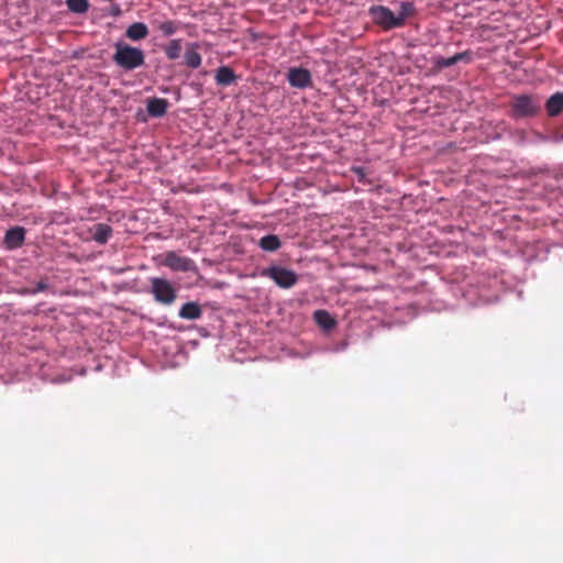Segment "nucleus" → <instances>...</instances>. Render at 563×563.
Instances as JSON below:
<instances>
[{
    "instance_id": "5701e85b",
    "label": "nucleus",
    "mask_w": 563,
    "mask_h": 563,
    "mask_svg": "<svg viewBox=\"0 0 563 563\" xmlns=\"http://www.w3.org/2000/svg\"><path fill=\"white\" fill-rule=\"evenodd\" d=\"M47 289V284L44 282H37L35 285V288L33 290V294L42 292Z\"/></svg>"
},
{
    "instance_id": "4be33fe9",
    "label": "nucleus",
    "mask_w": 563,
    "mask_h": 563,
    "mask_svg": "<svg viewBox=\"0 0 563 563\" xmlns=\"http://www.w3.org/2000/svg\"><path fill=\"white\" fill-rule=\"evenodd\" d=\"M66 3L74 13H85L88 10L87 0H66Z\"/></svg>"
},
{
    "instance_id": "423d86ee",
    "label": "nucleus",
    "mask_w": 563,
    "mask_h": 563,
    "mask_svg": "<svg viewBox=\"0 0 563 563\" xmlns=\"http://www.w3.org/2000/svg\"><path fill=\"white\" fill-rule=\"evenodd\" d=\"M163 265L170 268L173 272H191L195 269L194 260H189L188 257L180 256L174 251H169L165 254V260H163Z\"/></svg>"
},
{
    "instance_id": "412c9836",
    "label": "nucleus",
    "mask_w": 563,
    "mask_h": 563,
    "mask_svg": "<svg viewBox=\"0 0 563 563\" xmlns=\"http://www.w3.org/2000/svg\"><path fill=\"white\" fill-rule=\"evenodd\" d=\"M185 64L192 69L198 68L201 65V56L195 49H188L185 52Z\"/></svg>"
},
{
    "instance_id": "1a4fd4ad",
    "label": "nucleus",
    "mask_w": 563,
    "mask_h": 563,
    "mask_svg": "<svg viewBox=\"0 0 563 563\" xmlns=\"http://www.w3.org/2000/svg\"><path fill=\"white\" fill-rule=\"evenodd\" d=\"M25 230L22 227H14L7 231L4 235V245L7 250H18L24 242Z\"/></svg>"
},
{
    "instance_id": "4468645a",
    "label": "nucleus",
    "mask_w": 563,
    "mask_h": 563,
    "mask_svg": "<svg viewBox=\"0 0 563 563\" xmlns=\"http://www.w3.org/2000/svg\"><path fill=\"white\" fill-rule=\"evenodd\" d=\"M550 117H556L563 111V92L552 95L545 103Z\"/></svg>"
},
{
    "instance_id": "0eeeda50",
    "label": "nucleus",
    "mask_w": 563,
    "mask_h": 563,
    "mask_svg": "<svg viewBox=\"0 0 563 563\" xmlns=\"http://www.w3.org/2000/svg\"><path fill=\"white\" fill-rule=\"evenodd\" d=\"M473 60V52L472 51H463L459 52L455 55L451 57H435L433 59V67L435 71H440L446 67H450L452 65L459 64V63H465L471 64Z\"/></svg>"
},
{
    "instance_id": "f8f14e48",
    "label": "nucleus",
    "mask_w": 563,
    "mask_h": 563,
    "mask_svg": "<svg viewBox=\"0 0 563 563\" xmlns=\"http://www.w3.org/2000/svg\"><path fill=\"white\" fill-rule=\"evenodd\" d=\"M125 37L131 41H143L148 35V29L143 22H134L125 29Z\"/></svg>"
},
{
    "instance_id": "f3484780",
    "label": "nucleus",
    "mask_w": 563,
    "mask_h": 563,
    "mask_svg": "<svg viewBox=\"0 0 563 563\" xmlns=\"http://www.w3.org/2000/svg\"><path fill=\"white\" fill-rule=\"evenodd\" d=\"M313 320L322 329H333L335 327V320L325 310H317L313 312Z\"/></svg>"
},
{
    "instance_id": "9d476101",
    "label": "nucleus",
    "mask_w": 563,
    "mask_h": 563,
    "mask_svg": "<svg viewBox=\"0 0 563 563\" xmlns=\"http://www.w3.org/2000/svg\"><path fill=\"white\" fill-rule=\"evenodd\" d=\"M88 232H90L91 239L101 245L106 244L112 236V228L106 223H97L89 228Z\"/></svg>"
},
{
    "instance_id": "6ab92c4d",
    "label": "nucleus",
    "mask_w": 563,
    "mask_h": 563,
    "mask_svg": "<svg viewBox=\"0 0 563 563\" xmlns=\"http://www.w3.org/2000/svg\"><path fill=\"white\" fill-rule=\"evenodd\" d=\"M165 54L169 60H175L181 54V40H170L165 47Z\"/></svg>"
},
{
    "instance_id": "20e7f679",
    "label": "nucleus",
    "mask_w": 563,
    "mask_h": 563,
    "mask_svg": "<svg viewBox=\"0 0 563 563\" xmlns=\"http://www.w3.org/2000/svg\"><path fill=\"white\" fill-rule=\"evenodd\" d=\"M263 277L272 279L280 288L288 289L298 283L296 272L287 269L279 265H272L261 272Z\"/></svg>"
},
{
    "instance_id": "6e6552de",
    "label": "nucleus",
    "mask_w": 563,
    "mask_h": 563,
    "mask_svg": "<svg viewBox=\"0 0 563 563\" xmlns=\"http://www.w3.org/2000/svg\"><path fill=\"white\" fill-rule=\"evenodd\" d=\"M287 80L290 87L306 88L311 85V75L306 68L295 67L288 70Z\"/></svg>"
},
{
    "instance_id": "39448f33",
    "label": "nucleus",
    "mask_w": 563,
    "mask_h": 563,
    "mask_svg": "<svg viewBox=\"0 0 563 563\" xmlns=\"http://www.w3.org/2000/svg\"><path fill=\"white\" fill-rule=\"evenodd\" d=\"M369 14L374 23L384 30H395L401 27V20L397 19L391 10L383 4L372 5Z\"/></svg>"
},
{
    "instance_id": "7ed1b4c3",
    "label": "nucleus",
    "mask_w": 563,
    "mask_h": 563,
    "mask_svg": "<svg viewBox=\"0 0 563 563\" xmlns=\"http://www.w3.org/2000/svg\"><path fill=\"white\" fill-rule=\"evenodd\" d=\"M152 284V295L155 300L163 306H170L176 299V288L170 280L161 277L150 278Z\"/></svg>"
},
{
    "instance_id": "ddd939ff",
    "label": "nucleus",
    "mask_w": 563,
    "mask_h": 563,
    "mask_svg": "<svg viewBox=\"0 0 563 563\" xmlns=\"http://www.w3.org/2000/svg\"><path fill=\"white\" fill-rule=\"evenodd\" d=\"M216 80L219 86L229 87L236 80V75L232 68L228 66H221L217 70Z\"/></svg>"
},
{
    "instance_id": "9b49d317",
    "label": "nucleus",
    "mask_w": 563,
    "mask_h": 563,
    "mask_svg": "<svg viewBox=\"0 0 563 563\" xmlns=\"http://www.w3.org/2000/svg\"><path fill=\"white\" fill-rule=\"evenodd\" d=\"M168 101L164 98H150L146 104V111L154 118L162 117L167 112Z\"/></svg>"
},
{
    "instance_id": "a211bd4d",
    "label": "nucleus",
    "mask_w": 563,
    "mask_h": 563,
    "mask_svg": "<svg viewBox=\"0 0 563 563\" xmlns=\"http://www.w3.org/2000/svg\"><path fill=\"white\" fill-rule=\"evenodd\" d=\"M258 246L264 251L274 252L282 247V241L277 235H263L260 239Z\"/></svg>"
},
{
    "instance_id": "aec40b11",
    "label": "nucleus",
    "mask_w": 563,
    "mask_h": 563,
    "mask_svg": "<svg viewBox=\"0 0 563 563\" xmlns=\"http://www.w3.org/2000/svg\"><path fill=\"white\" fill-rule=\"evenodd\" d=\"M415 4L410 1L401 2L400 9L398 12V15H396V19L401 20V26L406 23V20L411 18L415 14Z\"/></svg>"
},
{
    "instance_id": "f257e3e1",
    "label": "nucleus",
    "mask_w": 563,
    "mask_h": 563,
    "mask_svg": "<svg viewBox=\"0 0 563 563\" xmlns=\"http://www.w3.org/2000/svg\"><path fill=\"white\" fill-rule=\"evenodd\" d=\"M112 62L125 71L134 70L145 65V54L141 48L133 47L126 43L118 42Z\"/></svg>"
},
{
    "instance_id": "2eb2a0df",
    "label": "nucleus",
    "mask_w": 563,
    "mask_h": 563,
    "mask_svg": "<svg viewBox=\"0 0 563 563\" xmlns=\"http://www.w3.org/2000/svg\"><path fill=\"white\" fill-rule=\"evenodd\" d=\"M203 314L200 306L197 302H186L180 307L179 317L186 320H196Z\"/></svg>"
},
{
    "instance_id": "f03ea898",
    "label": "nucleus",
    "mask_w": 563,
    "mask_h": 563,
    "mask_svg": "<svg viewBox=\"0 0 563 563\" xmlns=\"http://www.w3.org/2000/svg\"><path fill=\"white\" fill-rule=\"evenodd\" d=\"M541 110L538 96L517 95L511 98L510 114L514 119L536 117Z\"/></svg>"
},
{
    "instance_id": "dca6fc26",
    "label": "nucleus",
    "mask_w": 563,
    "mask_h": 563,
    "mask_svg": "<svg viewBox=\"0 0 563 563\" xmlns=\"http://www.w3.org/2000/svg\"><path fill=\"white\" fill-rule=\"evenodd\" d=\"M153 24L156 29L162 33L163 36L169 37L179 30L180 22L174 20L166 21H157L155 20Z\"/></svg>"
}]
</instances>
